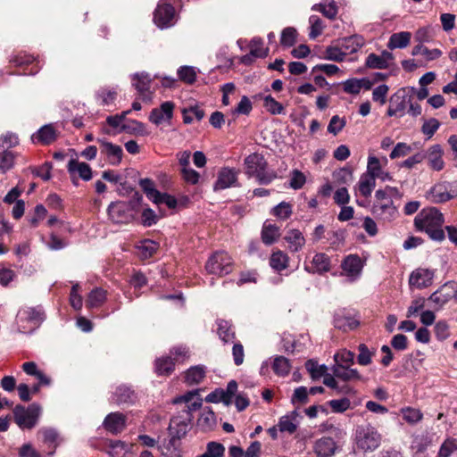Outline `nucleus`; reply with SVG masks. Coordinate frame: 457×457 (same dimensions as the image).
I'll return each instance as SVG.
<instances>
[{
  "instance_id": "nucleus-1",
  "label": "nucleus",
  "mask_w": 457,
  "mask_h": 457,
  "mask_svg": "<svg viewBox=\"0 0 457 457\" xmlns=\"http://www.w3.org/2000/svg\"><path fill=\"white\" fill-rule=\"evenodd\" d=\"M172 403L175 404L184 403L185 405L180 414L170 420L169 426L170 439L166 445L164 454L167 457H180L179 440L188 432L193 418L192 412L201 408L203 400L199 396L198 391L193 390L175 398Z\"/></svg>"
},
{
  "instance_id": "nucleus-2",
  "label": "nucleus",
  "mask_w": 457,
  "mask_h": 457,
  "mask_svg": "<svg viewBox=\"0 0 457 457\" xmlns=\"http://www.w3.org/2000/svg\"><path fill=\"white\" fill-rule=\"evenodd\" d=\"M443 213L436 207L421 210L414 219V226L418 231L425 232L435 241L445 239Z\"/></svg>"
},
{
  "instance_id": "nucleus-3",
  "label": "nucleus",
  "mask_w": 457,
  "mask_h": 457,
  "mask_svg": "<svg viewBox=\"0 0 457 457\" xmlns=\"http://www.w3.org/2000/svg\"><path fill=\"white\" fill-rule=\"evenodd\" d=\"M397 195H399V190L396 187L386 186L383 189L377 190L371 209L372 214L376 218L386 221L393 220L397 213L393 197Z\"/></svg>"
},
{
  "instance_id": "nucleus-4",
  "label": "nucleus",
  "mask_w": 457,
  "mask_h": 457,
  "mask_svg": "<svg viewBox=\"0 0 457 457\" xmlns=\"http://www.w3.org/2000/svg\"><path fill=\"white\" fill-rule=\"evenodd\" d=\"M382 441V436L371 424L357 426L354 434L356 449L362 453L374 452Z\"/></svg>"
},
{
  "instance_id": "nucleus-5",
  "label": "nucleus",
  "mask_w": 457,
  "mask_h": 457,
  "mask_svg": "<svg viewBox=\"0 0 457 457\" xmlns=\"http://www.w3.org/2000/svg\"><path fill=\"white\" fill-rule=\"evenodd\" d=\"M267 165L264 156L258 153L251 154L245 159V173L256 178L260 184H270L276 178L274 172L266 170Z\"/></svg>"
},
{
  "instance_id": "nucleus-6",
  "label": "nucleus",
  "mask_w": 457,
  "mask_h": 457,
  "mask_svg": "<svg viewBox=\"0 0 457 457\" xmlns=\"http://www.w3.org/2000/svg\"><path fill=\"white\" fill-rule=\"evenodd\" d=\"M13 420L21 429H32L38 422L42 409L37 403L28 407L18 404L13 409Z\"/></svg>"
},
{
  "instance_id": "nucleus-7",
  "label": "nucleus",
  "mask_w": 457,
  "mask_h": 457,
  "mask_svg": "<svg viewBox=\"0 0 457 457\" xmlns=\"http://www.w3.org/2000/svg\"><path fill=\"white\" fill-rule=\"evenodd\" d=\"M205 270L209 274L220 277L228 275L233 270V260L224 251L215 252L206 262Z\"/></svg>"
},
{
  "instance_id": "nucleus-8",
  "label": "nucleus",
  "mask_w": 457,
  "mask_h": 457,
  "mask_svg": "<svg viewBox=\"0 0 457 457\" xmlns=\"http://www.w3.org/2000/svg\"><path fill=\"white\" fill-rule=\"evenodd\" d=\"M455 197H457V181L436 183L426 193V198L434 204L445 203Z\"/></svg>"
},
{
  "instance_id": "nucleus-9",
  "label": "nucleus",
  "mask_w": 457,
  "mask_h": 457,
  "mask_svg": "<svg viewBox=\"0 0 457 457\" xmlns=\"http://www.w3.org/2000/svg\"><path fill=\"white\" fill-rule=\"evenodd\" d=\"M96 142L99 144L101 154L106 157L109 164L117 166L121 162L123 156L121 146L114 145L104 138H97Z\"/></svg>"
},
{
  "instance_id": "nucleus-10",
  "label": "nucleus",
  "mask_w": 457,
  "mask_h": 457,
  "mask_svg": "<svg viewBox=\"0 0 457 457\" xmlns=\"http://www.w3.org/2000/svg\"><path fill=\"white\" fill-rule=\"evenodd\" d=\"M175 9L166 3H160L154 13V21L161 29H165L174 24Z\"/></svg>"
},
{
  "instance_id": "nucleus-11",
  "label": "nucleus",
  "mask_w": 457,
  "mask_h": 457,
  "mask_svg": "<svg viewBox=\"0 0 457 457\" xmlns=\"http://www.w3.org/2000/svg\"><path fill=\"white\" fill-rule=\"evenodd\" d=\"M362 262L357 254L347 255L341 263L343 274L350 278V281L357 279L362 270Z\"/></svg>"
},
{
  "instance_id": "nucleus-12",
  "label": "nucleus",
  "mask_w": 457,
  "mask_h": 457,
  "mask_svg": "<svg viewBox=\"0 0 457 457\" xmlns=\"http://www.w3.org/2000/svg\"><path fill=\"white\" fill-rule=\"evenodd\" d=\"M304 270L309 273L323 275L330 271L331 259L324 253H317L312 257L310 264L304 266Z\"/></svg>"
},
{
  "instance_id": "nucleus-13",
  "label": "nucleus",
  "mask_w": 457,
  "mask_h": 457,
  "mask_svg": "<svg viewBox=\"0 0 457 457\" xmlns=\"http://www.w3.org/2000/svg\"><path fill=\"white\" fill-rule=\"evenodd\" d=\"M127 426V416L121 412L109 413L104 420L103 427L113 435L121 433Z\"/></svg>"
},
{
  "instance_id": "nucleus-14",
  "label": "nucleus",
  "mask_w": 457,
  "mask_h": 457,
  "mask_svg": "<svg viewBox=\"0 0 457 457\" xmlns=\"http://www.w3.org/2000/svg\"><path fill=\"white\" fill-rule=\"evenodd\" d=\"M237 186V172L231 168H222L217 177V180L213 185L214 191L224 190L231 187Z\"/></svg>"
},
{
  "instance_id": "nucleus-15",
  "label": "nucleus",
  "mask_w": 457,
  "mask_h": 457,
  "mask_svg": "<svg viewBox=\"0 0 457 457\" xmlns=\"http://www.w3.org/2000/svg\"><path fill=\"white\" fill-rule=\"evenodd\" d=\"M44 320L45 312L40 306L22 308L19 311L17 314V321L19 323L27 322L37 326Z\"/></svg>"
},
{
  "instance_id": "nucleus-16",
  "label": "nucleus",
  "mask_w": 457,
  "mask_h": 457,
  "mask_svg": "<svg viewBox=\"0 0 457 457\" xmlns=\"http://www.w3.org/2000/svg\"><path fill=\"white\" fill-rule=\"evenodd\" d=\"M129 211L125 202L112 203L108 207V215L114 223H127L130 219Z\"/></svg>"
},
{
  "instance_id": "nucleus-17",
  "label": "nucleus",
  "mask_w": 457,
  "mask_h": 457,
  "mask_svg": "<svg viewBox=\"0 0 457 457\" xmlns=\"http://www.w3.org/2000/svg\"><path fill=\"white\" fill-rule=\"evenodd\" d=\"M425 154V159L428 160V167L436 171H440L445 168V162L443 159L444 151L440 145H431Z\"/></svg>"
},
{
  "instance_id": "nucleus-18",
  "label": "nucleus",
  "mask_w": 457,
  "mask_h": 457,
  "mask_svg": "<svg viewBox=\"0 0 457 457\" xmlns=\"http://www.w3.org/2000/svg\"><path fill=\"white\" fill-rule=\"evenodd\" d=\"M174 104L170 101L164 102L160 108L153 109L149 120L155 125H160L165 120H170L173 116Z\"/></svg>"
},
{
  "instance_id": "nucleus-19",
  "label": "nucleus",
  "mask_w": 457,
  "mask_h": 457,
  "mask_svg": "<svg viewBox=\"0 0 457 457\" xmlns=\"http://www.w3.org/2000/svg\"><path fill=\"white\" fill-rule=\"evenodd\" d=\"M434 272L428 269H417L411 272L409 279L411 286L417 288L428 287L432 284Z\"/></svg>"
},
{
  "instance_id": "nucleus-20",
  "label": "nucleus",
  "mask_w": 457,
  "mask_h": 457,
  "mask_svg": "<svg viewBox=\"0 0 457 457\" xmlns=\"http://www.w3.org/2000/svg\"><path fill=\"white\" fill-rule=\"evenodd\" d=\"M393 60V54L390 52L384 51L380 55L370 54L366 58L365 64L370 69H386Z\"/></svg>"
},
{
  "instance_id": "nucleus-21",
  "label": "nucleus",
  "mask_w": 457,
  "mask_h": 457,
  "mask_svg": "<svg viewBox=\"0 0 457 457\" xmlns=\"http://www.w3.org/2000/svg\"><path fill=\"white\" fill-rule=\"evenodd\" d=\"M57 138V131L52 124L41 127L31 137L33 143L50 145Z\"/></svg>"
},
{
  "instance_id": "nucleus-22",
  "label": "nucleus",
  "mask_w": 457,
  "mask_h": 457,
  "mask_svg": "<svg viewBox=\"0 0 457 457\" xmlns=\"http://www.w3.org/2000/svg\"><path fill=\"white\" fill-rule=\"evenodd\" d=\"M313 450L319 457H330L335 454L337 445L333 438L323 436L315 442Z\"/></svg>"
},
{
  "instance_id": "nucleus-23",
  "label": "nucleus",
  "mask_w": 457,
  "mask_h": 457,
  "mask_svg": "<svg viewBox=\"0 0 457 457\" xmlns=\"http://www.w3.org/2000/svg\"><path fill=\"white\" fill-rule=\"evenodd\" d=\"M332 371L337 378L345 382L361 379V376L357 370L350 369V366L341 363L335 364L332 367Z\"/></svg>"
},
{
  "instance_id": "nucleus-24",
  "label": "nucleus",
  "mask_w": 457,
  "mask_h": 457,
  "mask_svg": "<svg viewBox=\"0 0 457 457\" xmlns=\"http://www.w3.org/2000/svg\"><path fill=\"white\" fill-rule=\"evenodd\" d=\"M37 434L41 435L43 442L52 448L48 454L53 455L62 441L58 431L54 428L44 427L38 430Z\"/></svg>"
},
{
  "instance_id": "nucleus-25",
  "label": "nucleus",
  "mask_w": 457,
  "mask_h": 457,
  "mask_svg": "<svg viewBox=\"0 0 457 457\" xmlns=\"http://www.w3.org/2000/svg\"><path fill=\"white\" fill-rule=\"evenodd\" d=\"M151 85V79L149 74L142 72L137 73L133 76V86L141 95L143 100H149V88Z\"/></svg>"
},
{
  "instance_id": "nucleus-26",
  "label": "nucleus",
  "mask_w": 457,
  "mask_h": 457,
  "mask_svg": "<svg viewBox=\"0 0 457 457\" xmlns=\"http://www.w3.org/2000/svg\"><path fill=\"white\" fill-rule=\"evenodd\" d=\"M284 239L287 243L289 250L293 253L299 252L305 245V238L298 229L288 230Z\"/></svg>"
},
{
  "instance_id": "nucleus-27",
  "label": "nucleus",
  "mask_w": 457,
  "mask_h": 457,
  "mask_svg": "<svg viewBox=\"0 0 457 457\" xmlns=\"http://www.w3.org/2000/svg\"><path fill=\"white\" fill-rule=\"evenodd\" d=\"M375 187L376 178L364 172L361 175L359 181L354 187V189L355 191H358L362 196L367 198L371 195Z\"/></svg>"
},
{
  "instance_id": "nucleus-28",
  "label": "nucleus",
  "mask_w": 457,
  "mask_h": 457,
  "mask_svg": "<svg viewBox=\"0 0 457 457\" xmlns=\"http://www.w3.org/2000/svg\"><path fill=\"white\" fill-rule=\"evenodd\" d=\"M67 168L71 174L78 173L79 178L83 180L88 181L92 179V170L86 162H80L77 160L71 159L68 162Z\"/></svg>"
},
{
  "instance_id": "nucleus-29",
  "label": "nucleus",
  "mask_w": 457,
  "mask_h": 457,
  "mask_svg": "<svg viewBox=\"0 0 457 457\" xmlns=\"http://www.w3.org/2000/svg\"><path fill=\"white\" fill-rule=\"evenodd\" d=\"M280 237V229L275 225L268 221L264 222L262 229V240L267 245H270L275 243Z\"/></svg>"
},
{
  "instance_id": "nucleus-30",
  "label": "nucleus",
  "mask_w": 457,
  "mask_h": 457,
  "mask_svg": "<svg viewBox=\"0 0 457 457\" xmlns=\"http://www.w3.org/2000/svg\"><path fill=\"white\" fill-rule=\"evenodd\" d=\"M136 399L135 392L126 386H118L112 396V400L118 404L132 403Z\"/></svg>"
},
{
  "instance_id": "nucleus-31",
  "label": "nucleus",
  "mask_w": 457,
  "mask_h": 457,
  "mask_svg": "<svg viewBox=\"0 0 457 457\" xmlns=\"http://www.w3.org/2000/svg\"><path fill=\"white\" fill-rule=\"evenodd\" d=\"M411 96L408 95L404 88H401L391 97L390 102L400 112V116H403L406 107L411 104Z\"/></svg>"
},
{
  "instance_id": "nucleus-32",
  "label": "nucleus",
  "mask_w": 457,
  "mask_h": 457,
  "mask_svg": "<svg viewBox=\"0 0 457 457\" xmlns=\"http://www.w3.org/2000/svg\"><path fill=\"white\" fill-rule=\"evenodd\" d=\"M206 368L204 365H196L189 368L185 374V382L189 385L199 384L205 377Z\"/></svg>"
},
{
  "instance_id": "nucleus-33",
  "label": "nucleus",
  "mask_w": 457,
  "mask_h": 457,
  "mask_svg": "<svg viewBox=\"0 0 457 457\" xmlns=\"http://www.w3.org/2000/svg\"><path fill=\"white\" fill-rule=\"evenodd\" d=\"M131 446L120 440H111L107 445V453L112 457H122L131 450Z\"/></svg>"
},
{
  "instance_id": "nucleus-34",
  "label": "nucleus",
  "mask_w": 457,
  "mask_h": 457,
  "mask_svg": "<svg viewBox=\"0 0 457 457\" xmlns=\"http://www.w3.org/2000/svg\"><path fill=\"white\" fill-rule=\"evenodd\" d=\"M411 34L407 31L393 34L388 41L387 46L390 49L404 48L411 41Z\"/></svg>"
},
{
  "instance_id": "nucleus-35",
  "label": "nucleus",
  "mask_w": 457,
  "mask_h": 457,
  "mask_svg": "<svg viewBox=\"0 0 457 457\" xmlns=\"http://www.w3.org/2000/svg\"><path fill=\"white\" fill-rule=\"evenodd\" d=\"M217 334L219 337L224 343L233 342V340L236 337V335L229 322L224 320H220L217 321Z\"/></svg>"
},
{
  "instance_id": "nucleus-36",
  "label": "nucleus",
  "mask_w": 457,
  "mask_h": 457,
  "mask_svg": "<svg viewBox=\"0 0 457 457\" xmlns=\"http://www.w3.org/2000/svg\"><path fill=\"white\" fill-rule=\"evenodd\" d=\"M289 258L286 253L278 250L274 252L270 259V264L277 271L284 270L288 266Z\"/></svg>"
},
{
  "instance_id": "nucleus-37",
  "label": "nucleus",
  "mask_w": 457,
  "mask_h": 457,
  "mask_svg": "<svg viewBox=\"0 0 457 457\" xmlns=\"http://www.w3.org/2000/svg\"><path fill=\"white\" fill-rule=\"evenodd\" d=\"M106 300V291L96 287L93 289L86 301V305L87 308H95L102 305Z\"/></svg>"
},
{
  "instance_id": "nucleus-38",
  "label": "nucleus",
  "mask_w": 457,
  "mask_h": 457,
  "mask_svg": "<svg viewBox=\"0 0 457 457\" xmlns=\"http://www.w3.org/2000/svg\"><path fill=\"white\" fill-rule=\"evenodd\" d=\"M334 325L337 328L346 331L357 328L359 322L352 317L337 313L334 317Z\"/></svg>"
},
{
  "instance_id": "nucleus-39",
  "label": "nucleus",
  "mask_w": 457,
  "mask_h": 457,
  "mask_svg": "<svg viewBox=\"0 0 457 457\" xmlns=\"http://www.w3.org/2000/svg\"><path fill=\"white\" fill-rule=\"evenodd\" d=\"M197 425L203 430H211L216 425V416L215 413L210 408L204 409L201 413Z\"/></svg>"
},
{
  "instance_id": "nucleus-40",
  "label": "nucleus",
  "mask_w": 457,
  "mask_h": 457,
  "mask_svg": "<svg viewBox=\"0 0 457 457\" xmlns=\"http://www.w3.org/2000/svg\"><path fill=\"white\" fill-rule=\"evenodd\" d=\"M175 361L172 357L166 356L156 360L155 371L158 375H170L174 370Z\"/></svg>"
},
{
  "instance_id": "nucleus-41",
  "label": "nucleus",
  "mask_w": 457,
  "mask_h": 457,
  "mask_svg": "<svg viewBox=\"0 0 457 457\" xmlns=\"http://www.w3.org/2000/svg\"><path fill=\"white\" fill-rule=\"evenodd\" d=\"M182 115L184 123L190 124L193 122L194 119L201 120L204 117L205 113L198 105H195L184 108L182 110Z\"/></svg>"
},
{
  "instance_id": "nucleus-42",
  "label": "nucleus",
  "mask_w": 457,
  "mask_h": 457,
  "mask_svg": "<svg viewBox=\"0 0 457 457\" xmlns=\"http://www.w3.org/2000/svg\"><path fill=\"white\" fill-rule=\"evenodd\" d=\"M363 45L364 39L356 35L344 39L342 43V49L347 55L350 53L357 52Z\"/></svg>"
},
{
  "instance_id": "nucleus-43",
  "label": "nucleus",
  "mask_w": 457,
  "mask_h": 457,
  "mask_svg": "<svg viewBox=\"0 0 457 457\" xmlns=\"http://www.w3.org/2000/svg\"><path fill=\"white\" fill-rule=\"evenodd\" d=\"M412 55L421 54L426 57L427 60L432 61L439 58L442 55V52L439 49H428L422 44L415 46L411 52Z\"/></svg>"
},
{
  "instance_id": "nucleus-44",
  "label": "nucleus",
  "mask_w": 457,
  "mask_h": 457,
  "mask_svg": "<svg viewBox=\"0 0 457 457\" xmlns=\"http://www.w3.org/2000/svg\"><path fill=\"white\" fill-rule=\"evenodd\" d=\"M457 452V439L446 438L441 445L436 457H451Z\"/></svg>"
},
{
  "instance_id": "nucleus-45",
  "label": "nucleus",
  "mask_w": 457,
  "mask_h": 457,
  "mask_svg": "<svg viewBox=\"0 0 457 457\" xmlns=\"http://www.w3.org/2000/svg\"><path fill=\"white\" fill-rule=\"evenodd\" d=\"M249 47L251 54L257 58H264L269 54V48L263 47V40L261 37H253Z\"/></svg>"
},
{
  "instance_id": "nucleus-46",
  "label": "nucleus",
  "mask_w": 457,
  "mask_h": 457,
  "mask_svg": "<svg viewBox=\"0 0 457 457\" xmlns=\"http://www.w3.org/2000/svg\"><path fill=\"white\" fill-rule=\"evenodd\" d=\"M292 205L287 202H281L272 208L270 213L278 220H285L292 215Z\"/></svg>"
},
{
  "instance_id": "nucleus-47",
  "label": "nucleus",
  "mask_w": 457,
  "mask_h": 457,
  "mask_svg": "<svg viewBox=\"0 0 457 457\" xmlns=\"http://www.w3.org/2000/svg\"><path fill=\"white\" fill-rule=\"evenodd\" d=\"M366 173L371 175L376 179L377 177H381V175L384 174L381 161L378 157L374 155H370L368 157Z\"/></svg>"
},
{
  "instance_id": "nucleus-48",
  "label": "nucleus",
  "mask_w": 457,
  "mask_h": 457,
  "mask_svg": "<svg viewBox=\"0 0 457 457\" xmlns=\"http://www.w3.org/2000/svg\"><path fill=\"white\" fill-rule=\"evenodd\" d=\"M272 369L278 376H287L290 371L289 361L284 356H277L274 359Z\"/></svg>"
},
{
  "instance_id": "nucleus-49",
  "label": "nucleus",
  "mask_w": 457,
  "mask_h": 457,
  "mask_svg": "<svg viewBox=\"0 0 457 457\" xmlns=\"http://www.w3.org/2000/svg\"><path fill=\"white\" fill-rule=\"evenodd\" d=\"M305 368L311 374L312 379H318L323 377L328 370L326 365H319L315 361L309 360L305 363Z\"/></svg>"
},
{
  "instance_id": "nucleus-50",
  "label": "nucleus",
  "mask_w": 457,
  "mask_h": 457,
  "mask_svg": "<svg viewBox=\"0 0 457 457\" xmlns=\"http://www.w3.org/2000/svg\"><path fill=\"white\" fill-rule=\"evenodd\" d=\"M225 447L222 444L218 442H209L206 446V451L198 457H223Z\"/></svg>"
},
{
  "instance_id": "nucleus-51",
  "label": "nucleus",
  "mask_w": 457,
  "mask_h": 457,
  "mask_svg": "<svg viewBox=\"0 0 457 457\" xmlns=\"http://www.w3.org/2000/svg\"><path fill=\"white\" fill-rule=\"evenodd\" d=\"M403 420L409 424H416L423 418V414L419 409L405 407L401 410Z\"/></svg>"
},
{
  "instance_id": "nucleus-52",
  "label": "nucleus",
  "mask_w": 457,
  "mask_h": 457,
  "mask_svg": "<svg viewBox=\"0 0 457 457\" xmlns=\"http://www.w3.org/2000/svg\"><path fill=\"white\" fill-rule=\"evenodd\" d=\"M295 417L286 415L280 418L278 428L281 432H287L289 434H293L297 428L296 423L295 422Z\"/></svg>"
},
{
  "instance_id": "nucleus-53",
  "label": "nucleus",
  "mask_w": 457,
  "mask_h": 457,
  "mask_svg": "<svg viewBox=\"0 0 457 457\" xmlns=\"http://www.w3.org/2000/svg\"><path fill=\"white\" fill-rule=\"evenodd\" d=\"M139 185L147 198L152 202L160 196V192L155 189L154 182L149 179H143L139 181Z\"/></svg>"
},
{
  "instance_id": "nucleus-54",
  "label": "nucleus",
  "mask_w": 457,
  "mask_h": 457,
  "mask_svg": "<svg viewBox=\"0 0 457 457\" xmlns=\"http://www.w3.org/2000/svg\"><path fill=\"white\" fill-rule=\"evenodd\" d=\"M310 22V33L309 37L311 39H315L318 36H320L323 31V22L320 18L317 15H312L309 18Z\"/></svg>"
},
{
  "instance_id": "nucleus-55",
  "label": "nucleus",
  "mask_w": 457,
  "mask_h": 457,
  "mask_svg": "<svg viewBox=\"0 0 457 457\" xmlns=\"http://www.w3.org/2000/svg\"><path fill=\"white\" fill-rule=\"evenodd\" d=\"M14 154L11 151H3L0 153V170L2 173L7 172L13 167Z\"/></svg>"
},
{
  "instance_id": "nucleus-56",
  "label": "nucleus",
  "mask_w": 457,
  "mask_h": 457,
  "mask_svg": "<svg viewBox=\"0 0 457 457\" xmlns=\"http://www.w3.org/2000/svg\"><path fill=\"white\" fill-rule=\"evenodd\" d=\"M359 354L357 361L360 365L367 366L371 363L373 353L370 351L365 344H360L358 346Z\"/></svg>"
},
{
  "instance_id": "nucleus-57",
  "label": "nucleus",
  "mask_w": 457,
  "mask_h": 457,
  "mask_svg": "<svg viewBox=\"0 0 457 457\" xmlns=\"http://www.w3.org/2000/svg\"><path fill=\"white\" fill-rule=\"evenodd\" d=\"M205 401L207 403H220L222 402L226 405H229L231 403V399L227 395L223 389L215 390L210 393L206 397Z\"/></svg>"
},
{
  "instance_id": "nucleus-58",
  "label": "nucleus",
  "mask_w": 457,
  "mask_h": 457,
  "mask_svg": "<svg viewBox=\"0 0 457 457\" xmlns=\"http://www.w3.org/2000/svg\"><path fill=\"white\" fill-rule=\"evenodd\" d=\"M313 10L320 11L328 19H334L337 14V7L335 2L329 4H320L312 7Z\"/></svg>"
},
{
  "instance_id": "nucleus-59",
  "label": "nucleus",
  "mask_w": 457,
  "mask_h": 457,
  "mask_svg": "<svg viewBox=\"0 0 457 457\" xmlns=\"http://www.w3.org/2000/svg\"><path fill=\"white\" fill-rule=\"evenodd\" d=\"M345 56L346 53L343 51L342 47L328 46L325 51V59L327 60L342 62Z\"/></svg>"
},
{
  "instance_id": "nucleus-60",
  "label": "nucleus",
  "mask_w": 457,
  "mask_h": 457,
  "mask_svg": "<svg viewBox=\"0 0 457 457\" xmlns=\"http://www.w3.org/2000/svg\"><path fill=\"white\" fill-rule=\"evenodd\" d=\"M297 32L295 29L288 27L283 29L280 43L284 46H292L296 40Z\"/></svg>"
},
{
  "instance_id": "nucleus-61",
  "label": "nucleus",
  "mask_w": 457,
  "mask_h": 457,
  "mask_svg": "<svg viewBox=\"0 0 457 457\" xmlns=\"http://www.w3.org/2000/svg\"><path fill=\"white\" fill-rule=\"evenodd\" d=\"M263 105L272 114H280L284 111L283 105L276 101L271 96L264 97Z\"/></svg>"
},
{
  "instance_id": "nucleus-62",
  "label": "nucleus",
  "mask_w": 457,
  "mask_h": 457,
  "mask_svg": "<svg viewBox=\"0 0 457 457\" xmlns=\"http://www.w3.org/2000/svg\"><path fill=\"white\" fill-rule=\"evenodd\" d=\"M178 76L180 80L187 83L192 84L195 81L196 79V73L193 67L189 66H184L179 69L178 71Z\"/></svg>"
},
{
  "instance_id": "nucleus-63",
  "label": "nucleus",
  "mask_w": 457,
  "mask_h": 457,
  "mask_svg": "<svg viewBox=\"0 0 457 457\" xmlns=\"http://www.w3.org/2000/svg\"><path fill=\"white\" fill-rule=\"evenodd\" d=\"M334 360L336 364L341 363L345 366H350L353 363L354 361V353L348 350H341L334 355Z\"/></svg>"
},
{
  "instance_id": "nucleus-64",
  "label": "nucleus",
  "mask_w": 457,
  "mask_h": 457,
  "mask_svg": "<svg viewBox=\"0 0 457 457\" xmlns=\"http://www.w3.org/2000/svg\"><path fill=\"white\" fill-rule=\"evenodd\" d=\"M346 121L345 118H340L338 115H334L328 123V131L333 135H337L345 126Z\"/></svg>"
}]
</instances>
